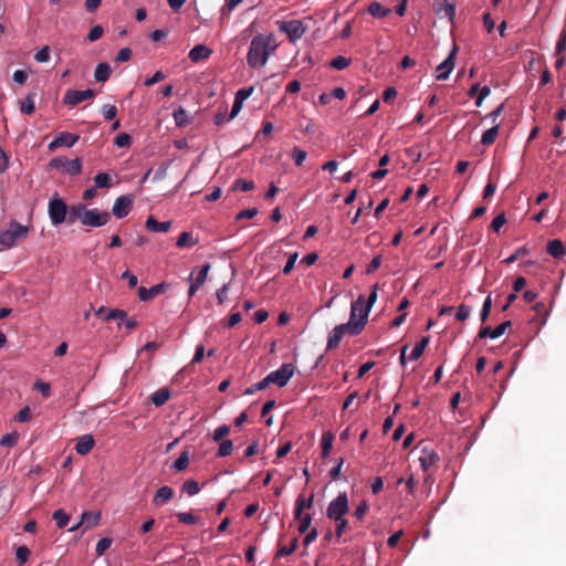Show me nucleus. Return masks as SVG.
<instances>
[{"label":"nucleus","mask_w":566,"mask_h":566,"mask_svg":"<svg viewBox=\"0 0 566 566\" xmlns=\"http://www.w3.org/2000/svg\"><path fill=\"white\" fill-rule=\"evenodd\" d=\"M294 375V366L292 364H283L279 369L268 375L270 384L284 387Z\"/></svg>","instance_id":"39448f33"},{"label":"nucleus","mask_w":566,"mask_h":566,"mask_svg":"<svg viewBox=\"0 0 566 566\" xmlns=\"http://www.w3.org/2000/svg\"><path fill=\"white\" fill-rule=\"evenodd\" d=\"M198 243V240H195L192 234L190 232H182L177 242L176 245L178 248H186V247H193Z\"/></svg>","instance_id":"f704fd0d"},{"label":"nucleus","mask_w":566,"mask_h":566,"mask_svg":"<svg viewBox=\"0 0 566 566\" xmlns=\"http://www.w3.org/2000/svg\"><path fill=\"white\" fill-rule=\"evenodd\" d=\"M255 188V185L252 180L247 179H237L232 185V190L237 191H251Z\"/></svg>","instance_id":"4c0bfd02"},{"label":"nucleus","mask_w":566,"mask_h":566,"mask_svg":"<svg viewBox=\"0 0 566 566\" xmlns=\"http://www.w3.org/2000/svg\"><path fill=\"white\" fill-rule=\"evenodd\" d=\"M95 446V440L92 434H84L77 439V442L75 444V451L81 454L85 455L92 451V449Z\"/></svg>","instance_id":"f3484780"},{"label":"nucleus","mask_w":566,"mask_h":566,"mask_svg":"<svg viewBox=\"0 0 566 566\" xmlns=\"http://www.w3.org/2000/svg\"><path fill=\"white\" fill-rule=\"evenodd\" d=\"M349 65V60L344 56H336L331 61V66L336 70H344Z\"/></svg>","instance_id":"5fc2aeb1"},{"label":"nucleus","mask_w":566,"mask_h":566,"mask_svg":"<svg viewBox=\"0 0 566 566\" xmlns=\"http://www.w3.org/2000/svg\"><path fill=\"white\" fill-rule=\"evenodd\" d=\"M348 512V497L346 493H339L338 496L333 500L327 510L326 515L331 520H340Z\"/></svg>","instance_id":"20e7f679"},{"label":"nucleus","mask_w":566,"mask_h":566,"mask_svg":"<svg viewBox=\"0 0 566 566\" xmlns=\"http://www.w3.org/2000/svg\"><path fill=\"white\" fill-rule=\"evenodd\" d=\"M167 285L164 283L156 284L150 289H146L145 286H140L138 289V296L140 301L147 302L153 300L155 296L163 294L166 292Z\"/></svg>","instance_id":"4468645a"},{"label":"nucleus","mask_w":566,"mask_h":566,"mask_svg":"<svg viewBox=\"0 0 566 566\" xmlns=\"http://www.w3.org/2000/svg\"><path fill=\"white\" fill-rule=\"evenodd\" d=\"M86 211V207L82 203L74 205L70 209L67 208V221L69 223H74L76 220L84 219V212Z\"/></svg>","instance_id":"4be33fe9"},{"label":"nucleus","mask_w":566,"mask_h":566,"mask_svg":"<svg viewBox=\"0 0 566 566\" xmlns=\"http://www.w3.org/2000/svg\"><path fill=\"white\" fill-rule=\"evenodd\" d=\"M29 230V227L13 221L10 223L7 230L0 231V244L7 248H11L17 242L27 238Z\"/></svg>","instance_id":"f03ea898"},{"label":"nucleus","mask_w":566,"mask_h":566,"mask_svg":"<svg viewBox=\"0 0 566 566\" xmlns=\"http://www.w3.org/2000/svg\"><path fill=\"white\" fill-rule=\"evenodd\" d=\"M458 51V46L454 45L449 56L437 66V80L444 81L449 77V74L454 69V57Z\"/></svg>","instance_id":"1a4fd4ad"},{"label":"nucleus","mask_w":566,"mask_h":566,"mask_svg":"<svg viewBox=\"0 0 566 566\" xmlns=\"http://www.w3.org/2000/svg\"><path fill=\"white\" fill-rule=\"evenodd\" d=\"M470 313L471 307L465 304H461L455 313V318L460 322H464L470 316Z\"/></svg>","instance_id":"864d4df0"},{"label":"nucleus","mask_w":566,"mask_h":566,"mask_svg":"<svg viewBox=\"0 0 566 566\" xmlns=\"http://www.w3.org/2000/svg\"><path fill=\"white\" fill-rule=\"evenodd\" d=\"M420 465L423 471H428L431 467H433L439 461L438 453L432 449L424 447L421 450V455L419 457Z\"/></svg>","instance_id":"ddd939ff"},{"label":"nucleus","mask_w":566,"mask_h":566,"mask_svg":"<svg viewBox=\"0 0 566 566\" xmlns=\"http://www.w3.org/2000/svg\"><path fill=\"white\" fill-rule=\"evenodd\" d=\"M170 395L171 394L168 388H160L150 396V400L156 407H160L169 400Z\"/></svg>","instance_id":"5701e85b"},{"label":"nucleus","mask_w":566,"mask_h":566,"mask_svg":"<svg viewBox=\"0 0 566 566\" xmlns=\"http://www.w3.org/2000/svg\"><path fill=\"white\" fill-rule=\"evenodd\" d=\"M174 119L178 127H186L191 122L188 112L181 106L174 112Z\"/></svg>","instance_id":"cd10ccee"},{"label":"nucleus","mask_w":566,"mask_h":566,"mask_svg":"<svg viewBox=\"0 0 566 566\" xmlns=\"http://www.w3.org/2000/svg\"><path fill=\"white\" fill-rule=\"evenodd\" d=\"M175 495V491L172 488L165 485L157 490L156 494L153 497V503L156 506H161L165 503L169 502Z\"/></svg>","instance_id":"dca6fc26"},{"label":"nucleus","mask_w":566,"mask_h":566,"mask_svg":"<svg viewBox=\"0 0 566 566\" xmlns=\"http://www.w3.org/2000/svg\"><path fill=\"white\" fill-rule=\"evenodd\" d=\"M188 464H189V454L187 451H184L180 453V455L174 462L172 469H175L176 471H182L188 467Z\"/></svg>","instance_id":"79ce46f5"},{"label":"nucleus","mask_w":566,"mask_h":566,"mask_svg":"<svg viewBox=\"0 0 566 566\" xmlns=\"http://www.w3.org/2000/svg\"><path fill=\"white\" fill-rule=\"evenodd\" d=\"M297 258H298L297 252L290 254L289 260L282 271L284 275H287L291 273V271L293 270V268L295 265Z\"/></svg>","instance_id":"052dcab7"},{"label":"nucleus","mask_w":566,"mask_h":566,"mask_svg":"<svg viewBox=\"0 0 566 566\" xmlns=\"http://www.w3.org/2000/svg\"><path fill=\"white\" fill-rule=\"evenodd\" d=\"M366 324H367V319L363 318V319H358L357 323L347 322L344 324H339L337 326L339 327V329L343 332L344 335L357 336L364 331Z\"/></svg>","instance_id":"2eb2a0df"},{"label":"nucleus","mask_w":566,"mask_h":566,"mask_svg":"<svg viewBox=\"0 0 566 566\" xmlns=\"http://www.w3.org/2000/svg\"><path fill=\"white\" fill-rule=\"evenodd\" d=\"M307 153L298 147H294L292 150V158L294 159L295 165L302 166L304 160L306 159Z\"/></svg>","instance_id":"09e8293b"},{"label":"nucleus","mask_w":566,"mask_h":566,"mask_svg":"<svg viewBox=\"0 0 566 566\" xmlns=\"http://www.w3.org/2000/svg\"><path fill=\"white\" fill-rule=\"evenodd\" d=\"M314 503V495L312 494L310 499H304L303 496H298L296 500L295 506V518H300L304 509H311Z\"/></svg>","instance_id":"c756f323"},{"label":"nucleus","mask_w":566,"mask_h":566,"mask_svg":"<svg viewBox=\"0 0 566 566\" xmlns=\"http://www.w3.org/2000/svg\"><path fill=\"white\" fill-rule=\"evenodd\" d=\"M48 212H49L51 222L54 226H59L66 220L67 206L63 199H61L59 197H54L49 201Z\"/></svg>","instance_id":"7ed1b4c3"},{"label":"nucleus","mask_w":566,"mask_h":566,"mask_svg":"<svg viewBox=\"0 0 566 566\" xmlns=\"http://www.w3.org/2000/svg\"><path fill=\"white\" fill-rule=\"evenodd\" d=\"M53 520L59 528H65L70 522V515L60 509L53 513Z\"/></svg>","instance_id":"e433bc0d"},{"label":"nucleus","mask_w":566,"mask_h":566,"mask_svg":"<svg viewBox=\"0 0 566 566\" xmlns=\"http://www.w3.org/2000/svg\"><path fill=\"white\" fill-rule=\"evenodd\" d=\"M377 296H378V285L377 284H375L371 287V292H370L368 298H366L363 295V304H361L363 312H364L363 318L368 321L369 312H370L373 305L375 304V302L377 301Z\"/></svg>","instance_id":"aec40b11"},{"label":"nucleus","mask_w":566,"mask_h":566,"mask_svg":"<svg viewBox=\"0 0 566 566\" xmlns=\"http://www.w3.org/2000/svg\"><path fill=\"white\" fill-rule=\"evenodd\" d=\"M212 54V51L203 44L195 45L189 52V59L197 63L202 60H207Z\"/></svg>","instance_id":"a211bd4d"},{"label":"nucleus","mask_w":566,"mask_h":566,"mask_svg":"<svg viewBox=\"0 0 566 566\" xmlns=\"http://www.w3.org/2000/svg\"><path fill=\"white\" fill-rule=\"evenodd\" d=\"M64 171L71 176L80 175L82 171V160L80 158H75L72 160H66Z\"/></svg>","instance_id":"72a5a7b5"},{"label":"nucleus","mask_w":566,"mask_h":566,"mask_svg":"<svg viewBox=\"0 0 566 566\" xmlns=\"http://www.w3.org/2000/svg\"><path fill=\"white\" fill-rule=\"evenodd\" d=\"M126 317H127V313L125 311L119 310V308H114L106 313V315L104 316V319L105 321L118 319L119 322H122Z\"/></svg>","instance_id":"a18cd8bd"},{"label":"nucleus","mask_w":566,"mask_h":566,"mask_svg":"<svg viewBox=\"0 0 566 566\" xmlns=\"http://www.w3.org/2000/svg\"><path fill=\"white\" fill-rule=\"evenodd\" d=\"M381 262H382L381 255L374 256L373 260L369 262V264L366 268V273L367 274L374 273L381 265Z\"/></svg>","instance_id":"69168bd1"},{"label":"nucleus","mask_w":566,"mask_h":566,"mask_svg":"<svg viewBox=\"0 0 566 566\" xmlns=\"http://www.w3.org/2000/svg\"><path fill=\"white\" fill-rule=\"evenodd\" d=\"M99 512H84L81 516V521L76 525L72 526L69 531H76L80 526H84L86 530L93 528L99 523Z\"/></svg>","instance_id":"f8f14e48"},{"label":"nucleus","mask_w":566,"mask_h":566,"mask_svg":"<svg viewBox=\"0 0 566 566\" xmlns=\"http://www.w3.org/2000/svg\"><path fill=\"white\" fill-rule=\"evenodd\" d=\"M298 520H301V523L298 525V532L301 534H304L308 531V528L311 526L312 516H311V514H305V515H301V517Z\"/></svg>","instance_id":"6e6d98bb"},{"label":"nucleus","mask_w":566,"mask_h":566,"mask_svg":"<svg viewBox=\"0 0 566 566\" xmlns=\"http://www.w3.org/2000/svg\"><path fill=\"white\" fill-rule=\"evenodd\" d=\"M505 222H506L505 213L502 212L493 219L491 227L495 232H499L500 229L505 224Z\"/></svg>","instance_id":"774afa93"},{"label":"nucleus","mask_w":566,"mask_h":566,"mask_svg":"<svg viewBox=\"0 0 566 566\" xmlns=\"http://www.w3.org/2000/svg\"><path fill=\"white\" fill-rule=\"evenodd\" d=\"M209 270H210V264L209 263L205 264L200 269V271H199V273H198V275H197V277H196V280L193 282H196L197 285H201L202 286L205 281H206V279H207V276H208Z\"/></svg>","instance_id":"bf43d9fd"},{"label":"nucleus","mask_w":566,"mask_h":566,"mask_svg":"<svg viewBox=\"0 0 566 566\" xmlns=\"http://www.w3.org/2000/svg\"><path fill=\"white\" fill-rule=\"evenodd\" d=\"M34 60L39 63L48 62L50 60V48L44 46L39 50L34 55Z\"/></svg>","instance_id":"13d9d810"},{"label":"nucleus","mask_w":566,"mask_h":566,"mask_svg":"<svg viewBox=\"0 0 566 566\" xmlns=\"http://www.w3.org/2000/svg\"><path fill=\"white\" fill-rule=\"evenodd\" d=\"M146 228L151 232H168L171 228V221H157L153 216L146 220Z\"/></svg>","instance_id":"6ab92c4d"},{"label":"nucleus","mask_w":566,"mask_h":566,"mask_svg":"<svg viewBox=\"0 0 566 566\" xmlns=\"http://www.w3.org/2000/svg\"><path fill=\"white\" fill-rule=\"evenodd\" d=\"M35 94L30 93L27 95V97L20 103V111L22 114L31 115L35 111V104H34Z\"/></svg>","instance_id":"c85d7f7f"},{"label":"nucleus","mask_w":566,"mask_h":566,"mask_svg":"<svg viewBox=\"0 0 566 566\" xmlns=\"http://www.w3.org/2000/svg\"><path fill=\"white\" fill-rule=\"evenodd\" d=\"M31 419V410L29 407L22 408L14 417L18 422H27Z\"/></svg>","instance_id":"0e129e2a"},{"label":"nucleus","mask_w":566,"mask_h":566,"mask_svg":"<svg viewBox=\"0 0 566 566\" xmlns=\"http://www.w3.org/2000/svg\"><path fill=\"white\" fill-rule=\"evenodd\" d=\"M297 547V538L294 537L290 546H281L276 552V557L287 556L295 552Z\"/></svg>","instance_id":"de8ad7c7"},{"label":"nucleus","mask_w":566,"mask_h":566,"mask_svg":"<svg viewBox=\"0 0 566 566\" xmlns=\"http://www.w3.org/2000/svg\"><path fill=\"white\" fill-rule=\"evenodd\" d=\"M230 433V427L228 424H222L218 427L212 433V440L214 442H219L226 440L224 438Z\"/></svg>","instance_id":"c03bdc74"},{"label":"nucleus","mask_w":566,"mask_h":566,"mask_svg":"<svg viewBox=\"0 0 566 566\" xmlns=\"http://www.w3.org/2000/svg\"><path fill=\"white\" fill-rule=\"evenodd\" d=\"M500 124H494L493 127L485 130L482 135L481 143L485 146L492 145L499 135Z\"/></svg>","instance_id":"7c9ffc66"},{"label":"nucleus","mask_w":566,"mask_h":566,"mask_svg":"<svg viewBox=\"0 0 566 566\" xmlns=\"http://www.w3.org/2000/svg\"><path fill=\"white\" fill-rule=\"evenodd\" d=\"M363 295H359L355 302L352 303L350 306V315L348 322L357 323L358 319H363Z\"/></svg>","instance_id":"b1692460"},{"label":"nucleus","mask_w":566,"mask_h":566,"mask_svg":"<svg viewBox=\"0 0 566 566\" xmlns=\"http://www.w3.org/2000/svg\"><path fill=\"white\" fill-rule=\"evenodd\" d=\"M31 555V551L28 546L21 545L15 549V558L19 565H23L28 562Z\"/></svg>","instance_id":"ea45409f"},{"label":"nucleus","mask_w":566,"mask_h":566,"mask_svg":"<svg viewBox=\"0 0 566 566\" xmlns=\"http://www.w3.org/2000/svg\"><path fill=\"white\" fill-rule=\"evenodd\" d=\"M511 326H512L511 321H505V322L501 323L499 326H496L495 328H491L490 326H483L480 328V331L478 333V338H481V339L486 338V337H490L492 339L499 338Z\"/></svg>","instance_id":"9b49d317"},{"label":"nucleus","mask_w":566,"mask_h":566,"mask_svg":"<svg viewBox=\"0 0 566 566\" xmlns=\"http://www.w3.org/2000/svg\"><path fill=\"white\" fill-rule=\"evenodd\" d=\"M182 491L186 492L189 496L196 495L200 491V486L195 480H187L182 484Z\"/></svg>","instance_id":"37998d69"},{"label":"nucleus","mask_w":566,"mask_h":566,"mask_svg":"<svg viewBox=\"0 0 566 566\" xmlns=\"http://www.w3.org/2000/svg\"><path fill=\"white\" fill-rule=\"evenodd\" d=\"M367 12L371 14L374 18L381 19L390 14L391 10L389 8L384 7L381 3L377 1H373L369 3Z\"/></svg>","instance_id":"412c9836"},{"label":"nucleus","mask_w":566,"mask_h":566,"mask_svg":"<svg viewBox=\"0 0 566 566\" xmlns=\"http://www.w3.org/2000/svg\"><path fill=\"white\" fill-rule=\"evenodd\" d=\"M111 220V214L107 211H99L98 209H86L84 212L83 226L102 227Z\"/></svg>","instance_id":"423d86ee"},{"label":"nucleus","mask_w":566,"mask_h":566,"mask_svg":"<svg viewBox=\"0 0 566 566\" xmlns=\"http://www.w3.org/2000/svg\"><path fill=\"white\" fill-rule=\"evenodd\" d=\"M103 32H104V30H103V28H102L101 25H95V27H93V28L90 30V32H88V34H87V39H88L91 42L97 41L98 39H101V38H102Z\"/></svg>","instance_id":"680f3d73"},{"label":"nucleus","mask_w":566,"mask_h":566,"mask_svg":"<svg viewBox=\"0 0 566 566\" xmlns=\"http://www.w3.org/2000/svg\"><path fill=\"white\" fill-rule=\"evenodd\" d=\"M343 332L339 329L338 326H335L333 331L329 333L328 339H327V349H334L337 348L342 339L344 338Z\"/></svg>","instance_id":"bb28decb"},{"label":"nucleus","mask_w":566,"mask_h":566,"mask_svg":"<svg viewBox=\"0 0 566 566\" xmlns=\"http://www.w3.org/2000/svg\"><path fill=\"white\" fill-rule=\"evenodd\" d=\"M17 442H18L17 433H7L0 440V444L3 447H13L17 444Z\"/></svg>","instance_id":"4d7b16f0"},{"label":"nucleus","mask_w":566,"mask_h":566,"mask_svg":"<svg viewBox=\"0 0 566 566\" xmlns=\"http://www.w3.org/2000/svg\"><path fill=\"white\" fill-rule=\"evenodd\" d=\"M113 541L109 537L101 538L95 547L96 555L102 556L112 545Z\"/></svg>","instance_id":"49530a36"},{"label":"nucleus","mask_w":566,"mask_h":566,"mask_svg":"<svg viewBox=\"0 0 566 566\" xmlns=\"http://www.w3.org/2000/svg\"><path fill=\"white\" fill-rule=\"evenodd\" d=\"M112 70L111 66L103 62L97 64L94 71V78L96 82H106L111 76Z\"/></svg>","instance_id":"393cba45"},{"label":"nucleus","mask_w":566,"mask_h":566,"mask_svg":"<svg viewBox=\"0 0 566 566\" xmlns=\"http://www.w3.org/2000/svg\"><path fill=\"white\" fill-rule=\"evenodd\" d=\"M428 343H429V337H422L421 340L418 342L415 345V347L412 348V350H411V353L409 355V359L410 360L419 359L422 356V354H423Z\"/></svg>","instance_id":"473e14b6"},{"label":"nucleus","mask_w":566,"mask_h":566,"mask_svg":"<svg viewBox=\"0 0 566 566\" xmlns=\"http://www.w3.org/2000/svg\"><path fill=\"white\" fill-rule=\"evenodd\" d=\"M256 214H258L256 208L244 209L237 214L235 220L240 221L243 219H251V218L255 217Z\"/></svg>","instance_id":"338daca9"},{"label":"nucleus","mask_w":566,"mask_h":566,"mask_svg":"<svg viewBox=\"0 0 566 566\" xmlns=\"http://www.w3.org/2000/svg\"><path fill=\"white\" fill-rule=\"evenodd\" d=\"M57 138L61 146L72 147L80 139V136L63 132L57 136Z\"/></svg>","instance_id":"c9c22d12"},{"label":"nucleus","mask_w":566,"mask_h":566,"mask_svg":"<svg viewBox=\"0 0 566 566\" xmlns=\"http://www.w3.org/2000/svg\"><path fill=\"white\" fill-rule=\"evenodd\" d=\"M132 207L133 198L129 196H120L115 200L112 212L116 218L122 219L129 213Z\"/></svg>","instance_id":"9d476101"},{"label":"nucleus","mask_w":566,"mask_h":566,"mask_svg":"<svg viewBox=\"0 0 566 566\" xmlns=\"http://www.w3.org/2000/svg\"><path fill=\"white\" fill-rule=\"evenodd\" d=\"M491 307H492V298H491V295H489L484 300V303H483V306H482V311H481V322L482 323H485L486 319L489 318V315L491 313Z\"/></svg>","instance_id":"603ef678"},{"label":"nucleus","mask_w":566,"mask_h":566,"mask_svg":"<svg viewBox=\"0 0 566 566\" xmlns=\"http://www.w3.org/2000/svg\"><path fill=\"white\" fill-rule=\"evenodd\" d=\"M102 113L106 120H112L117 115V108L115 105L106 104L102 107Z\"/></svg>","instance_id":"3c124183"},{"label":"nucleus","mask_w":566,"mask_h":566,"mask_svg":"<svg viewBox=\"0 0 566 566\" xmlns=\"http://www.w3.org/2000/svg\"><path fill=\"white\" fill-rule=\"evenodd\" d=\"M94 96L95 91L91 88L84 91L69 90L63 97V103L70 106H75L83 101L92 99Z\"/></svg>","instance_id":"6e6552de"},{"label":"nucleus","mask_w":566,"mask_h":566,"mask_svg":"<svg viewBox=\"0 0 566 566\" xmlns=\"http://www.w3.org/2000/svg\"><path fill=\"white\" fill-rule=\"evenodd\" d=\"M547 252L554 258H562L565 254L564 244L559 240H552L547 244Z\"/></svg>","instance_id":"2f4dec72"},{"label":"nucleus","mask_w":566,"mask_h":566,"mask_svg":"<svg viewBox=\"0 0 566 566\" xmlns=\"http://www.w3.org/2000/svg\"><path fill=\"white\" fill-rule=\"evenodd\" d=\"M219 442H220V444H219V449L217 452V457L224 458V457L230 455L233 450V442L229 439H226V440H222Z\"/></svg>","instance_id":"58836bf2"},{"label":"nucleus","mask_w":566,"mask_h":566,"mask_svg":"<svg viewBox=\"0 0 566 566\" xmlns=\"http://www.w3.org/2000/svg\"><path fill=\"white\" fill-rule=\"evenodd\" d=\"M334 434L331 431L324 432L321 439L322 457L327 458L333 448Z\"/></svg>","instance_id":"a878e982"},{"label":"nucleus","mask_w":566,"mask_h":566,"mask_svg":"<svg viewBox=\"0 0 566 566\" xmlns=\"http://www.w3.org/2000/svg\"><path fill=\"white\" fill-rule=\"evenodd\" d=\"M130 142H132V138L126 133H120L115 138V145L118 147H127V146H129Z\"/></svg>","instance_id":"e2e57ef3"},{"label":"nucleus","mask_w":566,"mask_h":566,"mask_svg":"<svg viewBox=\"0 0 566 566\" xmlns=\"http://www.w3.org/2000/svg\"><path fill=\"white\" fill-rule=\"evenodd\" d=\"M177 518L180 523L184 524H196L198 522V517L190 512L177 513Z\"/></svg>","instance_id":"8fccbe9b"},{"label":"nucleus","mask_w":566,"mask_h":566,"mask_svg":"<svg viewBox=\"0 0 566 566\" xmlns=\"http://www.w3.org/2000/svg\"><path fill=\"white\" fill-rule=\"evenodd\" d=\"M94 181L96 188H109L112 186L111 177L106 172H98L94 177Z\"/></svg>","instance_id":"a19ab883"},{"label":"nucleus","mask_w":566,"mask_h":566,"mask_svg":"<svg viewBox=\"0 0 566 566\" xmlns=\"http://www.w3.org/2000/svg\"><path fill=\"white\" fill-rule=\"evenodd\" d=\"M279 44L274 34L255 35L250 43L247 62L251 67H261L266 64L269 57L275 52Z\"/></svg>","instance_id":"f257e3e1"},{"label":"nucleus","mask_w":566,"mask_h":566,"mask_svg":"<svg viewBox=\"0 0 566 566\" xmlns=\"http://www.w3.org/2000/svg\"><path fill=\"white\" fill-rule=\"evenodd\" d=\"M279 29L287 34L291 42L300 40L305 33V27L300 20L279 22Z\"/></svg>","instance_id":"0eeeda50"}]
</instances>
